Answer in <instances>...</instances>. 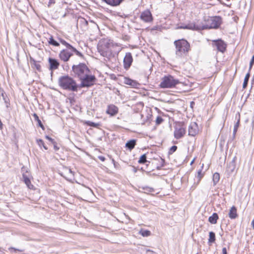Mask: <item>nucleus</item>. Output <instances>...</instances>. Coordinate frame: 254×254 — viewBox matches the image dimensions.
<instances>
[{
  "mask_svg": "<svg viewBox=\"0 0 254 254\" xmlns=\"http://www.w3.org/2000/svg\"><path fill=\"white\" fill-rule=\"evenodd\" d=\"M176 47V55L177 58H180L188 54L190 45L189 43L185 39H180L174 42Z\"/></svg>",
  "mask_w": 254,
  "mask_h": 254,
  "instance_id": "3",
  "label": "nucleus"
},
{
  "mask_svg": "<svg viewBox=\"0 0 254 254\" xmlns=\"http://www.w3.org/2000/svg\"><path fill=\"white\" fill-rule=\"evenodd\" d=\"M136 144V140L135 139H132L127 141L125 146L127 148L131 151L134 148Z\"/></svg>",
  "mask_w": 254,
  "mask_h": 254,
  "instance_id": "20",
  "label": "nucleus"
},
{
  "mask_svg": "<svg viewBox=\"0 0 254 254\" xmlns=\"http://www.w3.org/2000/svg\"><path fill=\"white\" fill-rule=\"evenodd\" d=\"M240 124V120H239L237 123L235 124L234 127V130H233V135L234 136H235V134L236 133V132L237 131L238 128L239 127Z\"/></svg>",
  "mask_w": 254,
  "mask_h": 254,
  "instance_id": "35",
  "label": "nucleus"
},
{
  "mask_svg": "<svg viewBox=\"0 0 254 254\" xmlns=\"http://www.w3.org/2000/svg\"><path fill=\"white\" fill-rule=\"evenodd\" d=\"M55 3V0H49V1L48 2V6L50 7L51 4H54Z\"/></svg>",
  "mask_w": 254,
  "mask_h": 254,
  "instance_id": "45",
  "label": "nucleus"
},
{
  "mask_svg": "<svg viewBox=\"0 0 254 254\" xmlns=\"http://www.w3.org/2000/svg\"><path fill=\"white\" fill-rule=\"evenodd\" d=\"M87 124L92 127H97L99 126V124L95 123L94 122H92L91 121H88L87 122Z\"/></svg>",
  "mask_w": 254,
  "mask_h": 254,
  "instance_id": "38",
  "label": "nucleus"
},
{
  "mask_svg": "<svg viewBox=\"0 0 254 254\" xmlns=\"http://www.w3.org/2000/svg\"><path fill=\"white\" fill-rule=\"evenodd\" d=\"M216 240L215 234L214 232L211 231L209 233V239L208 243L211 245L212 243H214Z\"/></svg>",
  "mask_w": 254,
  "mask_h": 254,
  "instance_id": "25",
  "label": "nucleus"
},
{
  "mask_svg": "<svg viewBox=\"0 0 254 254\" xmlns=\"http://www.w3.org/2000/svg\"><path fill=\"white\" fill-rule=\"evenodd\" d=\"M34 118V120L37 122V123H38V126L40 127L41 128H42V129L43 130H45V127L44 126V125H43L42 122L41 121V120L39 119V117L37 115V114L36 113H34L33 115Z\"/></svg>",
  "mask_w": 254,
  "mask_h": 254,
  "instance_id": "26",
  "label": "nucleus"
},
{
  "mask_svg": "<svg viewBox=\"0 0 254 254\" xmlns=\"http://www.w3.org/2000/svg\"><path fill=\"white\" fill-rule=\"evenodd\" d=\"M253 128L254 129V121L253 122Z\"/></svg>",
  "mask_w": 254,
  "mask_h": 254,
  "instance_id": "53",
  "label": "nucleus"
},
{
  "mask_svg": "<svg viewBox=\"0 0 254 254\" xmlns=\"http://www.w3.org/2000/svg\"><path fill=\"white\" fill-rule=\"evenodd\" d=\"M222 22V18L220 16H215L208 18L206 21L205 24L190 22V23L186 24L184 26H181L180 28L193 31L217 29L220 27Z\"/></svg>",
  "mask_w": 254,
  "mask_h": 254,
  "instance_id": "1",
  "label": "nucleus"
},
{
  "mask_svg": "<svg viewBox=\"0 0 254 254\" xmlns=\"http://www.w3.org/2000/svg\"><path fill=\"white\" fill-rule=\"evenodd\" d=\"M107 4L113 6H117L119 5L124 0H102Z\"/></svg>",
  "mask_w": 254,
  "mask_h": 254,
  "instance_id": "19",
  "label": "nucleus"
},
{
  "mask_svg": "<svg viewBox=\"0 0 254 254\" xmlns=\"http://www.w3.org/2000/svg\"><path fill=\"white\" fill-rule=\"evenodd\" d=\"M220 180V175L218 173H215L213 175V186H215Z\"/></svg>",
  "mask_w": 254,
  "mask_h": 254,
  "instance_id": "28",
  "label": "nucleus"
},
{
  "mask_svg": "<svg viewBox=\"0 0 254 254\" xmlns=\"http://www.w3.org/2000/svg\"><path fill=\"white\" fill-rule=\"evenodd\" d=\"M48 62L49 64V69L51 71H52L53 70L58 68L60 65V63L57 59L52 58H49L48 59Z\"/></svg>",
  "mask_w": 254,
  "mask_h": 254,
  "instance_id": "16",
  "label": "nucleus"
},
{
  "mask_svg": "<svg viewBox=\"0 0 254 254\" xmlns=\"http://www.w3.org/2000/svg\"><path fill=\"white\" fill-rule=\"evenodd\" d=\"M73 55L71 52L66 49L62 50L59 54V57L62 61L66 62L69 61L70 58Z\"/></svg>",
  "mask_w": 254,
  "mask_h": 254,
  "instance_id": "11",
  "label": "nucleus"
},
{
  "mask_svg": "<svg viewBox=\"0 0 254 254\" xmlns=\"http://www.w3.org/2000/svg\"><path fill=\"white\" fill-rule=\"evenodd\" d=\"M71 52H74L77 56L82 58H84V56L83 55L80 53V52H79L78 51H77L75 48H74L73 46H72V48H70V49L69 50Z\"/></svg>",
  "mask_w": 254,
  "mask_h": 254,
  "instance_id": "30",
  "label": "nucleus"
},
{
  "mask_svg": "<svg viewBox=\"0 0 254 254\" xmlns=\"http://www.w3.org/2000/svg\"><path fill=\"white\" fill-rule=\"evenodd\" d=\"M60 42L63 45H65L68 50H70L72 48V45L66 42L62 38H59Z\"/></svg>",
  "mask_w": 254,
  "mask_h": 254,
  "instance_id": "32",
  "label": "nucleus"
},
{
  "mask_svg": "<svg viewBox=\"0 0 254 254\" xmlns=\"http://www.w3.org/2000/svg\"><path fill=\"white\" fill-rule=\"evenodd\" d=\"M133 58L130 53H127L124 59V66L126 69H128L131 65Z\"/></svg>",
  "mask_w": 254,
  "mask_h": 254,
  "instance_id": "13",
  "label": "nucleus"
},
{
  "mask_svg": "<svg viewBox=\"0 0 254 254\" xmlns=\"http://www.w3.org/2000/svg\"><path fill=\"white\" fill-rule=\"evenodd\" d=\"M111 46H113L112 40L109 38H103L99 41L97 49L102 56L106 57L108 54V49Z\"/></svg>",
  "mask_w": 254,
  "mask_h": 254,
  "instance_id": "5",
  "label": "nucleus"
},
{
  "mask_svg": "<svg viewBox=\"0 0 254 254\" xmlns=\"http://www.w3.org/2000/svg\"><path fill=\"white\" fill-rule=\"evenodd\" d=\"M164 121L163 119L161 116H157L155 121L157 125H160Z\"/></svg>",
  "mask_w": 254,
  "mask_h": 254,
  "instance_id": "36",
  "label": "nucleus"
},
{
  "mask_svg": "<svg viewBox=\"0 0 254 254\" xmlns=\"http://www.w3.org/2000/svg\"><path fill=\"white\" fill-rule=\"evenodd\" d=\"M222 254H228L227 249L225 247L222 248Z\"/></svg>",
  "mask_w": 254,
  "mask_h": 254,
  "instance_id": "47",
  "label": "nucleus"
},
{
  "mask_svg": "<svg viewBox=\"0 0 254 254\" xmlns=\"http://www.w3.org/2000/svg\"><path fill=\"white\" fill-rule=\"evenodd\" d=\"M195 103L193 101H191L190 103V107L191 108H193V106L194 105Z\"/></svg>",
  "mask_w": 254,
  "mask_h": 254,
  "instance_id": "48",
  "label": "nucleus"
},
{
  "mask_svg": "<svg viewBox=\"0 0 254 254\" xmlns=\"http://www.w3.org/2000/svg\"><path fill=\"white\" fill-rule=\"evenodd\" d=\"M146 154H143V155H142L138 161V162L139 163V164H144L145 163H146L147 161L146 160Z\"/></svg>",
  "mask_w": 254,
  "mask_h": 254,
  "instance_id": "31",
  "label": "nucleus"
},
{
  "mask_svg": "<svg viewBox=\"0 0 254 254\" xmlns=\"http://www.w3.org/2000/svg\"><path fill=\"white\" fill-rule=\"evenodd\" d=\"M46 138L48 140H49L52 143L55 141V140L54 139H53L52 138H51V137H50L48 135H46Z\"/></svg>",
  "mask_w": 254,
  "mask_h": 254,
  "instance_id": "42",
  "label": "nucleus"
},
{
  "mask_svg": "<svg viewBox=\"0 0 254 254\" xmlns=\"http://www.w3.org/2000/svg\"><path fill=\"white\" fill-rule=\"evenodd\" d=\"M194 161V159L191 162L190 164H192Z\"/></svg>",
  "mask_w": 254,
  "mask_h": 254,
  "instance_id": "56",
  "label": "nucleus"
},
{
  "mask_svg": "<svg viewBox=\"0 0 254 254\" xmlns=\"http://www.w3.org/2000/svg\"><path fill=\"white\" fill-rule=\"evenodd\" d=\"M186 132V127H185L184 124L180 123L175 127L174 135L175 138L179 139L182 138Z\"/></svg>",
  "mask_w": 254,
  "mask_h": 254,
  "instance_id": "8",
  "label": "nucleus"
},
{
  "mask_svg": "<svg viewBox=\"0 0 254 254\" xmlns=\"http://www.w3.org/2000/svg\"><path fill=\"white\" fill-rule=\"evenodd\" d=\"M140 19L145 22H151L153 18L151 11L149 9H146L140 13Z\"/></svg>",
  "mask_w": 254,
  "mask_h": 254,
  "instance_id": "10",
  "label": "nucleus"
},
{
  "mask_svg": "<svg viewBox=\"0 0 254 254\" xmlns=\"http://www.w3.org/2000/svg\"><path fill=\"white\" fill-rule=\"evenodd\" d=\"M23 181L27 186V187L30 189H33L34 186L31 184V181L25 173L22 174Z\"/></svg>",
  "mask_w": 254,
  "mask_h": 254,
  "instance_id": "18",
  "label": "nucleus"
},
{
  "mask_svg": "<svg viewBox=\"0 0 254 254\" xmlns=\"http://www.w3.org/2000/svg\"><path fill=\"white\" fill-rule=\"evenodd\" d=\"M124 83L133 88H137L139 85V84L136 80H132L128 77L125 78Z\"/></svg>",
  "mask_w": 254,
  "mask_h": 254,
  "instance_id": "17",
  "label": "nucleus"
},
{
  "mask_svg": "<svg viewBox=\"0 0 254 254\" xmlns=\"http://www.w3.org/2000/svg\"><path fill=\"white\" fill-rule=\"evenodd\" d=\"M72 71L73 73L72 75L79 79L83 77V76L88 74V72H91L90 69L84 63L73 64L72 66Z\"/></svg>",
  "mask_w": 254,
  "mask_h": 254,
  "instance_id": "4",
  "label": "nucleus"
},
{
  "mask_svg": "<svg viewBox=\"0 0 254 254\" xmlns=\"http://www.w3.org/2000/svg\"><path fill=\"white\" fill-rule=\"evenodd\" d=\"M1 250H2V248H0V252L1 251Z\"/></svg>",
  "mask_w": 254,
  "mask_h": 254,
  "instance_id": "60",
  "label": "nucleus"
},
{
  "mask_svg": "<svg viewBox=\"0 0 254 254\" xmlns=\"http://www.w3.org/2000/svg\"><path fill=\"white\" fill-rule=\"evenodd\" d=\"M252 226L253 228V229H254V219L253 220V221L252 222Z\"/></svg>",
  "mask_w": 254,
  "mask_h": 254,
  "instance_id": "51",
  "label": "nucleus"
},
{
  "mask_svg": "<svg viewBox=\"0 0 254 254\" xmlns=\"http://www.w3.org/2000/svg\"><path fill=\"white\" fill-rule=\"evenodd\" d=\"M250 64H251V66H253V65L254 64V55L253 56L251 59V60L250 62Z\"/></svg>",
  "mask_w": 254,
  "mask_h": 254,
  "instance_id": "44",
  "label": "nucleus"
},
{
  "mask_svg": "<svg viewBox=\"0 0 254 254\" xmlns=\"http://www.w3.org/2000/svg\"><path fill=\"white\" fill-rule=\"evenodd\" d=\"M178 148V147L176 145L172 146L169 149L168 153L169 154H172L175 152Z\"/></svg>",
  "mask_w": 254,
  "mask_h": 254,
  "instance_id": "37",
  "label": "nucleus"
},
{
  "mask_svg": "<svg viewBox=\"0 0 254 254\" xmlns=\"http://www.w3.org/2000/svg\"><path fill=\"white\" fill-rule=\"evenodd\" d=\"M132 171H133L134 173H136V172H137V169H136L135 167H133V169H132Z\"/></svg>",
  "mask_w": 254,
  "mask_h": 254,
  "instance_id": "50",
  "label": "nucleus"
},
{
  "mask_svg": "<svg viewBox=\"0 0 254 254\" xmlns=\"http://www.w3.org/2000/svg\"><path fill=\"white\" fill-rule=\"evenodd\" d=\"M49 43L50 45H53L54 46H59L60 43L56 41L53 36H51L49 40Z\"/></svg>",
  "mask_w": 254,
  "mask_h": 254,
  "instance_id": "29",
  "label": "nucleus"
},
{
  "mask_svg": "<svg viewBox=\"0 0 254 254\" xmlns=\"http://www.w3.org/2000/svg\"><path fill=\"white\" fill-rule=\"evenodd\" d=\"M30 63L32 67H35L38 71H41V67L39 63L36 61L33 58L30 57Z\"/></svg>",
  "mask_w": 254,
  "mask_h": 254,
  "instance_id": "23",
  "label": "nucleus"
},
{
  "mask_svg": "<svg viewBox=\"0 0 254 254\" xmlns=\"http://www.w3.org/2000/svg\"><path fill=\"white\" fill-rule=\"evenodd\" d=\"M140 234L143 237H147L150 235L151 232L149 230H141L140 231Z\"/></svg>",
  "mask_w": 254,
  "mask_h": 254,
  "instance_id": "34",
  "label": "nucleus"
},
{
  "mask_svg": "<svg viewBox=\"0 0 254 254\" xmlns=\"http://www.w3.org/2000/svg\"><path fill=\"white\" fill-rule=\"evenodd\" d=\"M65 15H66V14L65 13L64 14V15H63V17H65Z\"/></svg>",
  "mask_w": 254,
  "mask_h": 254,
  "instance_id": "58",
  "label": "nucleus"
},
{
  "mask_svg": "<svg viewBox=\"0 0 254 254\" xmlns=\"http://www.w3.org/2000/svg\"><path fill=\"white\" fill-rule=\"evenodd\" d=\"M218 219V214L217 213H213L211 216L209 217L208 221L212 224H215L217 223Z\"/></svg>",
  "mask_w": 254,
  "mask_h": 254,
  "instance_id": "22",
  "label": "nucleus"
},
{
  "mask_svg": "<svg viewBox=\"0 0 254 254\" xmlns=\"http://www.w3.org/2000/svg\"><path fill=\"white\" fill-rule=\"evenodd\" d=\"M219 235H220L221 236H222V235H223V232H222V233H219Z\"/></svg>",
  "mask_w": 254,
  "mask_h": 254,
  "instance_id": "55",
  "label": "nucleus"
},
{
  "mask_svg": "<svg viewBox=\"0 0 254 254\" xmlns=\"http://www.w3.org/2000/svg\"><path fill=\"white\" fill-rule=\"evenodd\" d=\"M11 249H13V250H15V251L16 250V249H14V248H11Z\"/></svg>",
  "mask_w": 254,
  "mask_h": 254,
  "instance_id": "59",
  "label": "nucleus"
},
{
  "mask_svg": "<svg viewBox=\"0 0 254 254\" xmlns=\"http://www.w3.org/2000/svg\"><path fill=\"white\" fill-rule=\"evenodd\" d=\"M146 254H156V253L150 250H147L146 251Z\"/></svg>",
  "mask_w": 254,
  "mask_h": 254,
  "instance_id": "43",
  "label": "nucleus"
},
{
  "mask_svg": "<svg viewBox=\"0 0 254 254\" xmlns=\"http://www.w3.org/2000/svg\"><path fill=\"white\" fill-rule=\"evenodd\" d=\"M198 132L197 124L195 122H192L189 127V135L194 136Z\"/></svg>",
  "mask_w": 254,
  "mask_h": 254,
  "instance_id": "15",
  "label": "nucleus"
},
{
  "mask_svg": "<svg viewBox=\"0 0 254 254\" xmlns=\"http://www.w3.org/2000/svg\"><path fill=\"white\" fill-rule=\"evenodd\" d=\"M98 158H99V160H100L102 162H104L105 160V159H106L105 157L104 156H98Z\"/></svg>",
  "mask_w": 254,
  "mask_h": 254,
  "instance_id": "46",
  "label": "nucleus"
},
{
  "mask_svg": "<svg viewBox=\"0 0 254 254\" xmlns=\"http://www.w3.org/2000/svg\"><path fill=\"white\" fill-rule=\"evenodd\" d=\"M52 144L54 146V149L55 151H58L60 149V146L58 145L57 142L56 141H54L52 143Z\"/></svg>",
  "mask_w": 254,
  "mask_h": 254,
  "instance_id": "40",
  "label": "nucleus"
},
{
  "mask_svg": "<svg viewBox=\"0 0 254 254\" xmlns=\"http://www.w3.org/2000/svg\"><path fill=\"white\" fill-rule=\"evenodd\" d=\"M203 177V174L202 173V170H199L197 172V178H198V181L199 182Z\"/></svg>",
  "mask_w": 254,
  "mask_h": 254,
  "instance_id": "39",
  "label": "nucleus"
},
{
  "mask_svg": "<svg viewBox=\"0 0 254 254\" xmlns=\"http://www.w3.org/2000/svg\"><path fill=\"white\" fill-rule=\"evenodd\" d=\"M151 30H158V28L157 27V28H156V29H155V28H152V29H151Z\"/></svg>",
  "mask_w": 254,
  "mask_h": 254,
  "instance_id": "54",
  "label": "nucleus"
},
{
  "mask_svg": "<svg viewBox=\"0 0 254 254\" xmlns=\"http://www.w3.org/2000/svg\"><path fill=\"white\" fill-rule=\"evenodd\" d=\"M250 77V72H248L246 74V75L245 77L244 80V82L243 84V88H246L247 87Z\"/></svg>",
  "mask_w": 254,
  "mask_h": 254,
  "instance_id": "27",
  "label": "nucleus"
},
{
  "mask_svg": "<svg viewBox=\"0 0 254 254\" xmlns=\"http://www.w3.org/2000/svg\"><path fill=\"white\" fill-rule=\"evenodd\" d=\"M119 112L118 108L113 104H110L107 106L106 114L110 115V116H116Z\"/></svg>",
  "mask_w": 254,
  "mask_h": 254,
  "instance_id": "14",
  "label": "nucleus"
},
{
  "mask_svg": "<svg viewBox=\"0 0 254 254\" xmlns=\"http://www.w3.org/2000/svg\"><path fill=\"white\" fill-rule=\"evenodd\" d=\"M0 96L2 97V99L5 104L6 107L8 108L10 105L9 99L7 97L3 90H2V93H1Z\"/></svg>",
  "mask_w": 254,
  "mask_h": 254,
  "instance_id": "24",
  "label": "nucleus"
},
{
  "mask_svg": "<svg viewBox=\"0 0 254 254\" xmlns=\"http://www.w3.org/2000/svg\"><path fill=\"white\" fill-rule=\"evenodd\" d=\"M228 215L229 217L232 219H235L238 216L237 213V208L236 206H233L231 208Z\"/></svg>",
  "mask_w": 254,
  "mask_h": 254,
  "instance_id": "21",
  "label": "nucleus"
},
{
  "mask_svg": "<svg viewBox=\"0 0 254 254\" xmlns=\"http://www.w3.org/2000/svg\"><path fill=\"white\" fill-rule=\"evenodd\" d=\"M37 144H38V145L41 147L42 146L43 147V148L45 149V150H48V147L47 146H46L45 145V143L43 141V140L41 139H37Z\"/></svg>",
  "mask_w": 254,
  "mask_h": 254,
  "instance_id": "33",
  "label": "nucleus"
},
{
  "mask_svg": "<svg viewBox=\"0 0 254 254\" xmlns=\"http://www.w3.org/2000/svg\"><path fill=\"white\" fill-rule=\"evenodd\" d=\"M252 67H253V66H251V64H250L249 69V71H248V72H250V71H251V70L252 69Z\"/></svg>",
  "mask_w": 254,
  "mask_h": 254,
  "instance_id": "52",
  "label": "nucleus"
},
{
  "mask_svg": "<svg viewBox=\"0 0 254 254\" xmlns=\"http://www.w3.org/2000/svg\"><path fill=\"white\" fill-rule=\"evenodd\" d=\"M165 163L164 159L161 158V167L164 166V163Z\"/></svg>",
  "mask_w": 254,
  "mask_h": 254,
  "instance_id": "49",
  "label": "nucleus"
},
{
  "mask_svg": "<svg viewBox=\"0 0 254 254\" xmlns=\"http://www.w3.org/2000/svg\"><path fill=\"white\" fill-rule=\"evenodd\" d=\"M59 85L63 89L69 91L77 92L78 85L76 81L68 75H63L58 79Z\"/></svg>",
  "mask_w": 254,
  "mask_h": 254,
  "instance_id": "2",
  "label": "nucleus"
},
{
  "mask_svg": "<svg viewBox=\"0 0 254 254\" xmlns=\"http://www.w3.org/2000/svg\"><path fill=\"white\" fill-rule=\"evenodd\" d=\"M157 169L158 170H159V169H160V167H157Z\"/></svg>",
  "mask_w": 254,
  "mask_h": 254,
  "instance_id": "57",
  "label": "nucleus"
},
{
  "mask_svg": "<svg viewBox=\"0 0 254 254\" xmlns=\"http://www.w3.org/2000/svg\"><path fill=\"white\" fill-rule=\"evenodd\" d=\"M237 157L235 156L232 160L227 164L226 173L228 176H230L235 171L236 168V162L237 161Z\"/></svg>",
  "mask_w": 254,
  "mask_h": 254,
  "instance_id": "12",
  "label": "nucleus"
},
{
  "mask_svg": "<svg viewBox=\"0 0 254 254\" xmlns=\"http://www.w3.org/2000/svg\"><path fill=\"white\" fill-rule=\"evenodd\" d=\"M212 46L216 47L218 51L224 53L227 48V44L221 39L212 40Z\"/></svg>",
  "mask_w": 254,
  "mask_h": 254,
  "instance_id": "9",
  "label": "nucleus"
},
{
  "mask_svg": "<svg viewBox=\"0 0 254 254\" xmlns=\"http://www.w3.org/2000/svg\"><path fill=\"white\" fill-rule=\"evenodd\" d=\"M21 172H22V174L23 173H25V174L28 173V171H27V168L26 167H25L24 166H23L21 168Z\"/></svg>",
  "mask_w": 254,
  "mask_h": 254,
  "instance_id": "41",
  "label": "nucleus"
},
{
  "mask_svg": "<svg viewBox=\"0 0 254 254\" xmlns=\"http://www.w3.org/2000/svg\"><path fill=\"white\" fill-rule=\"evenodd\" d=\"M180 83L178 79H175L171 75H165L162 78L159 86L162 88H171Z\"/></svg>",
  "mask_w": 254,
  "mask_h": 254,
  "instance_id": "7",
  "label": "nucleus"
},
{
  "mask_svg": "<svg viewBox=\"0 0 254 254\" xmlns=\"http://www.w3.org/2000/svg\"><path fill=\"white\" fill-rule=\"evenodd\" d=\"M81 82L78 85V88H89L95 84L96 81V78L94 75L91 74V72H88L83 76V77H81L79 79Z\"/></svg>",
  "mask_w": 254,
  "mask_h": 254,
  "instance_id": "6",
  "label": "nucleus"
}]
</instances>
